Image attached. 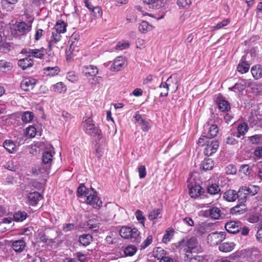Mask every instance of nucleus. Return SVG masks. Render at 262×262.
Returning a JSON list of instances; mask_svg holds the SVG:
<instances>
[{"instance_id": "obj_1", "label": "nucleus", "mask_w": 262, "mask_h": 262, "mask_svg": "<svg viewBox=\"0 0 262 262\" xmlns=\"http://www.w3.org/2000/svg\"><path fill=\"white\" fill-rule=\"evenodd\" d=\"M178 247L183 250L185 252L190 254L192 252H201L202 250L196 238L194 237L190 238H183L179 242Z\"/></svg>"}, {"instance_id": "obj_2", "label": "nucleus", "mask_w": 262, "mask_h": 262, "mask_svg": "<svg viewBox=\"0 0 262 262\" xmlns=\"http://www.w3.org/2000/svg\"><path fill=\"white\" fill-rule=\"evenodd\" d=\"M205 132L203 133L204 135L202 137L199 138L198 144L200 145H203L204 142L208 140V139L212 138L216 136L218 133V128L216 125L213 124L210 125L207 123L204 125Z\"/></svg>"}, {"instance_id": "obj_3", "label": "nucleus", "mask_w": 262, "mask_h": 262, "mask_svg": "<svg viewBox=\"0 0 262 262\" xmlns=\"http://www.w3.org/2000/svg\"><path fill=\"white\" fill-rule=\"evenodd\" d=\"M83 120L81 123V127L85 133L93 137L99 136L100 130L93 123L92 119L91 117H86L85 119L83 118Z\"/></svg>"}, {"instance_id": "obj_4", "label": "nucleus", "mask_w": 262, "mask_h": 262, "mask_svg": "<svg viewBox=\"0 0 262 262\" xmlns=\"http://www.w3.org/2000/svg\"><path fill=\"white\" fill-rule=\"evenodd\" d=\"M31 25L25 22H19L15 24L11 28V33L15 37H19L26 34L30 31Z\"/></svg>"}, {"instance_id": "obj_5", "label": "nucleus", "mask_w": 262, "mask_h": 262, "mask_svg": "<svg viewBox=\"0 0 262 262\" xmlns=\"http://www.w3.org/2000/svg\"><path fill=\"white\" fill-rule=\"evenodd\" d=\"M205 145L204 153L206 156H210L216 152L219 147V143L215 140H206L202 146Z\"/></svg>"}, {"instance_id": "obj_6", "label": "nucleus", "mask_w": 262, "mask_h": 262, "mask_svg": "<svg viewBox=\"0 0 262 262\" xmlns=\"http://www.w3.org/2000/svg\"><path fill=\"white\" fill-rule=\"evenodd\" d=\"M86 203L97 208L102 205V202L98 198L97 193L93 189H91L86 193Z\"/></svg>"}, {"instance_id": "obj_7", "label": "nucleus", "mask_w": 262, "mask_h": 262, "mask_svg": "<svg viewBox=\"0 0 262 262\" xmlns=\"http://www.w3.org/2000/svg\"><path fill=\"white\" fill-rule=\"evenodd\" d=\"M225 236L224 232L212 233L207 236V241L211 245H217L225 238Z\"/></svg>"}, {"instance_id": "obj_8", "label": "nucleus", "mask_w": 262, "mask_h": 262, "mask_svg": "<svg viewBox=\"0 0 262 262\" xmlns=\"http://www.w3.org/2000/svg\"><path fill=\"white\" fill-rule=\"evenodd\" d=\"M37 80L32 77H26L21 82V88L25 91H30L34 89L37 83Z\"/></svg>"}, {"instance_id": "obj_9", "label": "nucleus", "mask_w": 262, "mask_h": 262, "mask_svg": "<svg viewBox=\"0 0 262 262\" xmlns=\"http://www.w3.org/2000/svg\"><path fill=\"white\" fill-rule=\"evenodd\" d=\"M204 213L206 216H209L214 220L220 219L222 217V215L223 214L221 210L217 207H213L206 210L205 211Z\"/></svg>"}, {"instance_id": "obj_10", "label": "nucleus", "mask_w": 262, "mask_h": 262, "mask_svg": "<svg viewBox=\"0 0 262 262\" xmlns=\"http://www.w3.org/2000/svg\"><path fill=\"white\" fill-rule=\"evenodd\" d=\"M162 83L170 90L171 93H175L178 89V81L174 75H171L165 82Z\"/></svg>"}, {"instance_id": "obj_11", "label": "nucleus", "mask_w": 262, "mask_h": 262, "mask_svg": "<svg viewBox=\"0 0 262 262\" xmlns=\"http://www.w3.org/2000/svg\"><path fill=\"white\" fill-rule=\"evenodd\" d=\"M50 168L49 165H46L42 163L41 164L35 166L32 169V173L34 176L48 174L49 173Z\"/></svg>"}, {"instance_id": "obj_12", "label": "nucleus", "mask_w": 262, "mask_h": 262, "mask_svg": "<svg viewBox=\"0 0 262 262\" xmlns=\"http://www.w3.org/2000/svg\"><path fill=\"white\" fill-rule=\"evenodd\" d=\"M226 230L230 233H236L241 228L240 223L234 221H230L225 224Z\"/></svg>"}, {"instance_id": "obj_13", "label": "nucleus", "mask_w": 262, "mask_h": 262, "mask_svg": "<svg viewBox=\"0 0 262 262\" xmlns=\"http://www.w3.org/2000/svg\"><path fill=\"white\" fill-rule=\"evenodd\" d=\"M125 59L122 57H117L111 66V70L112 71H119L124 67Z\"/></svg>"}, {"instance_id": "obj_14", "label": "nucleus", "mask_w": 262, "mask_h": 262, "mask_svg": "<svg viewBox=\"0 0 262 262\" xmlns=\"http://www.w3.org/2000/svg\"><path fill=\"white\" fill-rule=\"evenodd\" d=\"M136 122H137L141 127L144 132H147L150 128L149 122L142 118L141 115L136 113L134 116Z\"/></svg>"}, {"instance_id": "obj_15", "label": "nucleus", "mask_w": 262, "mask_h": 262, "mask_svg": "<svg viewBox=\"0 0 262 262\" xmlns=\"http://www.w3.org/2000/svg\"><path fill=\"white\" fill-rule=\"evenodd\" d=\"M22 52L26 54L29 57L32 56L35 58H42L44 56L43 50L40 49H24Z\"/></svg>"}, {"instance_id": "obj_16", "label": "nucleus", "mask_w": 262, "mask_h": 262, "mask_svg": "<svg viewBox=\"0 0 262 262\" xmlns=\"http://www.w3.org/2000/svg\"><path fill=\"white\" fill-rule=\"evenodd\" d=\"M11 247L15 252L20 253L25 250L26 247V244L25 241L22 239L16 240L12 242Z\"/></svg>"}, {"instance_id": "obj_17", "label": "nucleus", "mask_w": 262, "mask_h": 262, "mask_svg": "<svg viewBox=\"0 0 262 262\" xmlns=\"http://www.w3.org/2000/svg\"><path fill=\"white\" fill-rule=\"evenodd\" d=\"M33 61L29 57L20 59L18 61V66L23 70L32 67L33 65Z\"/></svg>"}, {"instance_id": "obj_18", "label": "nucleus", "mask_w": 262, "mask_h": 262, "mask_svg": "<svg viewBox=\"0 0 262 262\" xmlns=\"http://www.w3.org/2000/svg\"><path fill=\"white\" fill-rule=\"evenodd\" d=\"M82 72L86 76H95L98 73L97 67L92 65L84 66L82 67Z\"/></svg>"}, {"instance_id": "obj_19", "label": "nucleus", "mask_w": 262, "mask_h": 262, "mask_svg": "<svg viewBox=\"0 0 262 262\" xmlns=\"http://www.w3.org/2000/svg\"><path fill=\"white\" fill-rule=\"evenodd\" d=\"M132 231L129 232V238L132 242L139 243L141 242V237L140 236V232L136 228H131Z\"/></svg>"}, {"instance_id": "obj_20", "label": "nucleus", "mask_w": 262, "mask_h": 262, "mask_svg": "<svg viewBox=\"0 0 262 262\" xmlns=\"http://www.w3.org/2000/svg\"><path fill=\"white\" fill-rule=\"evenodd\" d=\"M61 38V34L59 33L52 32L51 39L49 42V48L50 50H52L55 45L60 41Z\"/></svg>"}, {"instance_id": "obj_21", "label": "nucleus", "mask_w": 262, "mask_h": 262, "mask_svg": "<svg viewBox=\"0 0 262 262\" xmlns=\"http://www.w3.org/2000/svg\"><path fill=\"white\" fill-rule=\"evenodd\" d=\"M18 0H2V7L6 11H11Z\"/></svg>"}, {"instance_id": "obj_22", "label": "nucleus", "mask_w": 262, "mask_h": 262, "mask_svg": "<svg viewBox=\"0 0 262 262\" xmlns=\"http://www.w3.org/2000/svg\"><path fill=\"white\" fill-rule=\"evenodd\" d=\"M235 246L233 242L223 243L220 245L219 250L223 252H229L234 249Z\"/></svg>"}, {"instance_id": "obj_23", "label": "nucleus", "mask_w": 262, "mask_h": 262, "mask_svg": "<svg viewBox=\"0 0 262 262\" xmlns=\"http://www.w3.org/2000/svg\"><path fill=\"white\" fill-rule=\"evenodd\" d=\"M53 154L51 151H46L42 154V163L46 165H49L51 168V163L53 160Z\"/></svg>"}, {"instance_id": "obj_24", "label": "nucleus", "mask_w": 262, "mask_h": 262, "mask_svg": "<svg viewBox=\"0 0 262 262\" xmlns=\"http://www.w3.org/2000/svg\"><path fill=\"white\" fill-rule=\"evenodd\" d=\"M60 72V69L58 67H48L43 69V72L47 76H54L57 75Z\"/></svg>"}, {"instance_id": "obj_25", "label": "nucleus", "mask_w": 262, "mask_h": 262, "mask_svg": "<svg viewBox=\"0 0 262 262\" xmlns=\"http://www.w3.org/2000/svg\"><path fill=\"white\" fill-rule=\"evenodd\" d=\"M189 193L191 198H197L201 194L202 187L199 185L192 186L190 188Z\"/></svg>"}, {"instance_id": "obj_26", "label": "nucleus", "mask_w": 262, "mask_h": 262, "mask_svg": "<svg viewBox=\"0 0 262 262\" xmlns=\"http://www.w3.org/2000/svg\"><path fill=\"white\" fill-rule=\"evenodd\" d=\"M238 198L236 191L234 190H228L224 194V198L228 202H233Z\"/></svg>"}, {"instance_id": "obj_27", "label": "nucleus", "mask_w": 262, "mask_h": 262, "mask_svg": "<svg viewBox=\"0 0 262 262\" xmlns=\"http://www.w3.org/2000/svg\"><path fill=\"white\" fill-rule=\"evenodd\" d=\"M248 129L249 126L247 123L245 122L239 123L237 128V135L236 136V137L239 138L241 136H244L247 133Z\"/></svg>"}, {"instance_id": "obj_28", "label": "nucleus", "mask_w": 262, "mask_h": 262, "mask_svg": "<svg viewBox=\"0 0 262 262\" xmlns=\"http://www.w3.org/2000/svg\"><path fill=\"white\" fill-rule=\"evenodd\" d=\"M214 166L213 161L211 159H205L201 163L200 168L206 171L211 170Z\"/></svg>"}, {"instance_id": "obj_29", "label": "nucleus", "mask_w": 262, "mask_h": 262, "mask_svg": "<svg viewBox=\"0 0 262 262\" xmlns=\"http://www.w3.org/2000/svg\"><path fill=\"white\" fill-rule=\"evenodd\" d=\"M184 260L185 262H203V258L198 255L192 256L191 253L190 254H186L184 257Z\"/></svg>"}, {"instance_id": "obj_30", "label": "nucleus", "mask_w": 262, "mask_h": 262, "mask_svg": "<svg viewBox=\"0 0 262 262\" xmlns=\"http://www.w3.org/2000/svg\"><path fill=\"white\" fill-rule=\"evenodd\" d=\"M41 195L39 192L35 191L30 193L28 195V199L31 205H35L41 199Z\"/></svg>"}, {"instance_id": "obj_31", "label": "nucleus", "mask_w": 262, "mask_h": 262, "mask_svg": "<svg viewBox=\"0 0 262 262\" xmlns=\"http://www.w3.org/2000/svg\"><path fill=\"white\" fill-rule=\"evenodd\" d=\"M93 241V237L90 234H83L79 237V243L84 246H87Z\"/></svg>"}, {"instance_id": "obj_32", "label": "nucleus", "mask_w": 262, "mask_h": 262, "mask_svg": "<svg viewBox=\"0 0 262 262\" xmlns=\"http://www.w3.org/2000/svg\"><path fill=\"white\" fill-rule=\"evenodd\" d=\"M66 24L63 21L59 20L56 22L54 28L55 30L53 32L61 34V33H63L66 31Z\"/></svg>"}, {"instance_id": "obj_33", "label": "nucleus", "mask_w": 262, "mask_h": 262, "mask_svg": "<svg viewBox=\"0 0 262 262\" xmlns=\"http://www.w3.org/2000/svg\"><path fill=\"white\" fill-rule=\"evenodd\" d=\"M13 67L12 64L10 62L2 60H0V72L6 73L10 71Z\"/></svg>"}, {"instance_id": "obj_34", "label": "nucleus", "mask_w": 262, "mask_h": 262, "mask_svg": "<svg viewBox=\"0 0 262 262\" xmlns=\"http://www.w3.org/2000/svg\"><path fill=\"white\" fill-rule=\"evenodd\" d=\"M253 76L258 79L262 77V68L260 65H256L252 67L251 69Z\"/></svg>"}, {"instance_id": "obj_35", "label": "nucleus", "mask_w": 262, "mask_h": 262, "mask_svg": "<svg viewBox=\"0 0 262 262\" xmlns=\"http://www.w3.org/2000/svg\"><path fill=\"white\" fill-rule=\"evenodd\" d=\"M152 27L146 21H142L139 26V30L142 33H146L152 30Z\"/></svg>"}, {"instance_id": "obj_36", "label": "nucleus", "mask_w": 262, "mask_h": 262, "mask_svg": "<svg viewBox=\"0 0 262 262\" xmlns=\"http://www.w3.org/2000/svg\"><path fill=\"white\" fill-rule=\"evenodd\" d=\"M236 194L238 195V198L239 201L241 203L246 202L247 198V193L246 190H245V186H242L240 187L238 192H236Z\"/></svg>"}, {"instance_id": "obj_37", "label": "nucleus", "mask_w": 262, "mask_h": 262, "mask_svg": "<svg viewBox=\"0 0 262 262\" xmlns=\"http://www.w3.org/2000/svg\"><path fill=\"white\" fill-rule=\"evenodd\" d=\"M248 140L252 144H262V135L256 134L248 137Z\"/></svg>"}, {"instance_id": "obj_38", "label": "nucleus", "mask_w": 262, "mask_h": 262, "mask_svg": "<svg viewBox=\"0 0 262 262\" xmlns=\"http://www.w3.org/2000/svg\"><path fill=\"white\" fill-rule=\"evenodd\" d=\"M4 148L10 153H13L15 150V145L14 143L10 140H6L3 144Z\"/></svg>"}, {"instance_id": "obj_39", "label": "nucleus", "mask_w": 262, "mask_h": 262, "mask_svg": "<svg viewBox=\"0 0 262 262\" xmlns=\"http://www.w3.org/2000/svg\"><path fill=\"white\" fill-rule=\"evenodd\" d=\"M34 118V114L32 112L26 111L21 116V120L24 123H29Z\"/></svg>"}, {"instance_id": "obj_40", "label": "nucleus", "mask_w": 262, "mask_h": 262, "mask_svg": "<svg viewBox=\"0 0 262 262\" xmlns=\"http://www.w3.org/2000/svg\"><path fill=\"white\" fill-rule=\"evenodd\" d=\"M165 251L161 247H157L153 251L154 256L158 259H162L165 256Z\"/></svg>"}, {"instance_id": "obj_41", "label": "nucleus", "mask_w": 262, "mask_h": 262, "mask_svg": "<svg viewBox=\"0 0 262 262\" xmlns=\"http://www.w3.org/2000/svg\"><path fill=\"white\" fill-rule=\"evenodd\" d=\"M247 194L254 195L258 193L259 187L257 185H250L248 187L245 186Z\"/></svg>"}, {"instance_id": "obj_42", "label": "nucleus", "mask_w": 262, "mask_h": 262, "mask_svg": "<svg viewBox=\"0 0 262 262\" xmlns=\"http://www.w3.org/2000/svg\"><path fill=\"white\" fill-rule=\"evenodd\" d=\"M53 90L59 93H64L67 91V87L62 82H59L53 86Z\"/></svg>"}, {"instance_id": "obj_43", "label": "nucleus", "mask_w": 262, "mask_h": 262, "mask_svg": "<svg viewBox=\"0 0 262 262\" xmlns=\"http://www.w3.org/2000/svg\"><path fill=\"white\" fill-rule=\"evenodd\" d=\"M219 108L222 112H227L230 108V105L229 102L225 100H221L219 101Z\"/></svg>"}, {"instance_id": "obj_44", "label": "nucleus", "mask_w": 262, "mask_h": 262, "mask_svg": "<svg viewBox=\"0 0 262 262\" xmlns=\"http://www.w3.org/2000/svg\"><path fill=\"white\" fill-rule=\"evenodd\" d=\"M27 214L25 211H18L13 215L14 220L17 222H23L27 218Z\"/></svg>"}, {"instance_id": "obj_45", "label": "nucleus", "mask_w": 262, "mask_h": 262, "mask_svg": "<svg viewBox=\"0 0 262 262\" xmlns=\"http://www.w3.org/2000/svg\"><path fill=\"white\" fill-rule=\"evenodd\" d=\"M250 66L247 62L243 61L240 62L237 68V71L242 74L246 73L249 69Z\"/></svg>"}, {"instance_id": "obj_46", "label": "nucleus", "mask_w": 262, "mask_h": 262, "mask_svg": "<svg viewBox=\"0 0 262 262\" xmlns=\"http://www.w3.org/2000/svg\"><path fill=\"white\" fill-rule=\"evenodd\" d=\"M174 230L173 229H168L166 233L164 235L162 241L164 243H167L170 241L173 236Z\"/></svg>"}, {"instance_id": "obj_47", "label": "nucleus", "mask_w": 262, "mask_h": 262, "mask_svg": "<svg viewBox=\"0 0 262 262\" xmlns=\"http://www.w3.org/2000/svg\"><path fill=\"white\" fill-rule=\"evenodd\" d=\"M130 231L133 232L132 230H131V227L124 226L120 230V235L122 237L125 239H127L129 238V232Z\"/></svg>"}, {"instance_id": "obj_48", "label": "nucleus", "mask_w": 262, "mask_h": 262, "mask_svg": "<svg viewBox=\"0 0 262 262\" xmlns=\"http://www.w3.org/2000/svg\"><path fill=\"white\" fill-rule=\"evenodd\" d=\"M207 190L210 194L215 195L219 193L220 189L217 185L213 184L208 187Z\"/></svg>"}, {"instance_id": "obj_49", "label": "nucleus", "mask_w": 262, "mask_h": 262, "mask_svg": "<svg viewBox=\"0 0 262 262\" xmlns=\"http://www.w3.org/2000/svg\"><path fill=\"white\" fill-rule=\"evenodd\" d=\"M137 251V248L135 246L130 245L126 247L124 250V252L126 256H133L134 255Z\"/></svg>"}, {"instance_id": "obj_50", "label": "nucleus", "mask_w": 262, "mask_h": 262, "mask_svg": "<svg viewBox=\"0 0 262 262\" xmlns=\"http://www.w3.org/2000/svg\"><path fill=\"white\" fill-rule=\"evenodd\" d=\"M36 134V128L33 126H30L26 129L25 135L30 138H34Z\"/></svg>"}, {"instance_id": "obj_51", "label": "nucleus", "mask_w": 262, "mask_h": 262, "mask_svg": "<svg viewBox=\"0 0 262 262\" xmlns=\"http://www.w3.org/2000/svg\"><path fill=\"white\" fill-rule=\"evenodd\" d=\"M88 227L89 229L96 231L98 230L99 224L95 220H90L88 222Z\"/></svg>"}, {"instance_id": "obj_52", "label": "nucleus", "mask_w": 262, "mask_h": 262, "mask_svg": "<svg viewBox=\"0 0 262 262\" xmlns=\"http://www.w3.org/2000/svg\"><path fill=\"white\" fill-rule=\"evenodd\" d=\"M161 214V210L160 209H156L151 210L148 214V219L150 220H154L157 219Z\"/></svg>"}, {"instance_id": "obj_53", "label": "nucleus", "mask_w": 262, "mask_h": 262, "mask_svg": "<svg viewBox=\"0 0 262 262\" xmlns=\"http://www.w3.org/2000/svg\"><path fill=\"white\" fill-rule=\"evenodd\" d=\"M95 17H100L102 15L101 8L99 6H95L90 11Z\"/></svg>"}, {"instance_id": "obj_54", "label": "nucleus", "mask_w": 262, "mask_h": 262, "mask_svg": "<svg viewBox=\"0 0 262 262\" xmlns=\"http://www.w3.org/2000/svg\"><path fill=\"white\" fill-rule=\"evenodd\" d=\"M89 190H86L85 186L83 184H81L77 189V195L79 197H81L83 195L86 196V193Z\"/></svg>"}, {"instance_id": "obj_55", "label": "nucleus", "mask_w": 262, "mask_h": 262, "mask_svg": "<svg viewBox=\"0 0 262 262\" xmlns=\"http://www.w3.org/2000/svg\"><path fill=\"white\" fill-rule=\"evenodd\" d=\"M225 171L228 174H235L236 173L237 169L233 165L230 164L226 167Z\"/></svg>"}, {"instance_id": "obj_56", "label": "nucleus", "mask_w": 262, "mask_h": 262, "mask_svg": "<svg viewBox=\"0 0 262 262\" xmlns=\"http://www.w3.org/2000/svg\"><path fill=\"white\" fill-rule=\"evenodd\" d=\"M78 37H79V35L78 33H74L71 35L70 39L69 41V43L70 42H71V43L70 44V48H71L72 46H74L76 45V44L77 43V39H78Z\"/></svg>"}, {"instance_id": "obj_57", "label": "nucleus", "mask_w": 262, "mask_h": 262, "mask_svg": "<svg viewBox=\"0 0 262 262\" xmlns=\"http://www.w3.org/2000/svg\"><path fill=\"white\" fill-rule=\"evenodd\" d=\"M195 231L199 235H202L207 232L205 225L204 224H200L196 227Z\"/></svg>"}, {"instance_id": "obj_58", "label": "nucleus", "mask_w": 262, "mask_h": 262, "mask_svg": "<svg viewBox=\"0 0 262 262\" xmlns=\"http://www.w3.org/2000/svg\"><path fill=\"white\" fill-rule=\"evenodd\" d=\"M40 241L44 243H46L48 245H52L55 243V241L53 239H49L46 235H42L40 236Z\"/></svg>"}, {"instance_id": "obj_59", "label": "nucleus", "mask_w": 262, "mask_h": 262, "mask_svg": "<svg viewBox=\"0 0 262 262\" xmlns=\"http://www.w3.org/2000/svg\"><path fill=\"white\" fill-rule=\"evenodd\" d=\"M159 88L161 90L160 96L166 97L168 95V91H170V90L166 87L164 84H163L162 82L161 83Z\"/></svg>"}, {"instance_id": "obj_60", "label": "nucleus", "mask_w": 262, "mask_h": 262, "mask_svg": "<svg viewBox=\"0 0 262 262\" xmlns=\"http://www.w3.org/2000/svg\"><path fill=\"white\" fill-rule=\"evenodd\" d=\"M191 3V0H177V4L180 7L186 8Z\"/></svg>"}, {"instance_id": "obj_61", "label": "nucleus", "mask_w": 262, "mask_h": 262, "mask_svg": "<svg viewBox=\"0 0 262 262\" xmlns=\"http://www.w3.org/2000/svg\"><path fill=\"white\" fill-rule=\"evenodd\" d=\"M137 220L144 225L145 217L142 214V212L140 210H137L135 213Z\"/></svg>"}, {"instance_id": "obj_62", "label": "nucleus", "mask_w": 262, "mask_h": 262, "mask_svg": "<svg viewBox=\"0 0 262 262\" xmlns=\"http://www.w3.org/2000/svg\"><path fill=\"white\" fill-rule=\"evenodd\" d=\"M138 172L140 179L144 178L146 176V171L145 166L141 165L138 168Z\"/></svg>"}, {"instance_id": "obj_63", "label": "nucleus", "mask_w": 262, "mask_h": 262, "mask_svg": "<svg viewBox=\"0 0 262 262\" xmlns=\"http://www.w3.org/2000/svg\"><path fill=\"white\" fill-rule=\"evenodd\" d=\"M67 78L71 82H74L77 80L78 77L74 72H70L67 75Z\"/></svg>"}, {"instance_id": "obj_64", "label": "nucleus", "mask_w": 262, "mask_h": 262, "mask_svg": "<svg viewBox=\"0 0 262 262\" xmlns=\"http://www.w3.org/2000/svg\"><path fill=\"white\" fill-rule=\"evenodd\" d=\"M129 46V43L127 42H119L116 45V49L122 50L126 49Z\"/></svg>"}]
</instances>
